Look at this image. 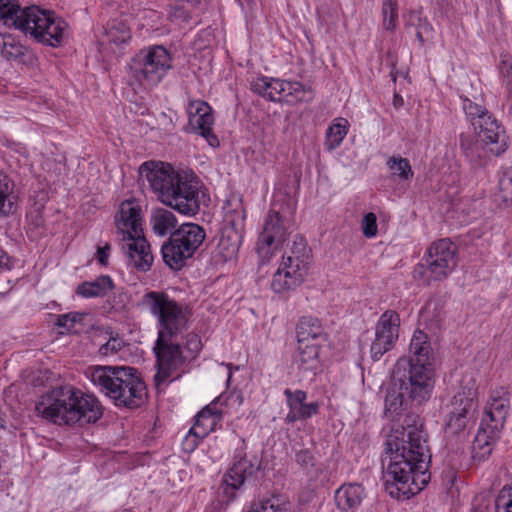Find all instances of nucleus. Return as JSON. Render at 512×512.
I'll list each match as a JSON object with an SVG mask.
<instances>
[{"instance_id":"obj_26","label":"nucleus","mask_w":512,"mask_h":512,"mask_svg":"<svg viewBox=\"0 0 512 512\" xmlns=\"http://www.w3.org/2000/svg\"><path fill=\"white\" fill-rule=\"evenodd\" d=\"M221 399V396L217 397L199 411L195 417V423L192 427H196L199 433L204 437L214 431L217 425L222 421L224 412L221 408H218V404H221Z\"/></svg>"},{"instance_id":"obj_23","label":"nucleus","mask_w":512,"mask_h":512,"mask_svg":"<svg viewBox=\"0 0 512 512\" xmlns=\"http://www.w3.org/2000/svg\"><path fill=\"white\" fill-rule=\"evenodd\" d=\"M126 241L123 249L126 251L130 263L139 271H148L153 263V255L145 235L128 238Z\"/></svg>"},{"instance_id":"obj_53","label":"nucleus","mask_w":512,"mask_h":512,"mask_svg":"<svg viewBox=\"0 0 512 512\" xmlns=\"http://www.w3.org/2000/svg\"><path fill=\"white\" fill-rule=\"evenodd\" d=\"M362 233L367 238H372L377 235V217L373 212L364 215L361 222Z\"/></svg>"},{"instance_id":"obj_59","label":"nucleus","mask_w":512,"mask_h":512,"mask_svg":"<svg viewBox=\"0 0 512 512\" xmlns=\"http://www.w3.org/2000/svg\"><path fill=\"white\" fill-rule=\"evenodd\" d=\"M393 104L395 107L403 105V98L398 94H394Z\"/></svg>"},{"instance_id":"obj_54","label":"nucleus","mask_w":512,"mask_h":512,"mask_svg":"<svg viewBox=\"0 0 512 512\" xmlns=\"http://www.w3.org/2000/svg\"><path fill=\"white\" fill-rule=\"evenodd\" d=\"M295 461L304 470H308L315 466L314 453L308 449H301L295 454Z\"/></svg>"},{"instance_id":"obj_4","label":"nucleus","mask_w":512,"mask_h":512,"mask_svg":"<svg viewBox=\"0 0 512 512\" xmlns=\"http://www.w3.org/2000/svg\"><path fill=\"white\" fill-rule=\"evenodd\" d=\"M91 380L117 407L136 409L146 402L147 387L134 367L96 366Z\"/></svg>"},{"instance_id":"obj_2","label":"nucleus","mask_w":512,"mask_h":512,"mask_svg":"<svg viewBox=\"0 0 512 512\" xmlns=\"http://www.w3.org/2000/svg\"><path fill=\"white\" fill-rule=\"evenodd\" d=\"M139 172L153 193L166 206L186 216L200 211L202 183L194 172L178 171L164 162H144Z\"/></svg>"},{"instance_id":"obj_57","label":"nucleus","mask_w":512,"mask_h":512,"mask_svg":"<svg viewBox=\"0 0 512 512\" xmlns=\"http://www.w3.org/2000/svg\"><path fill=\"white\" fill-rule=\"evenodd\" d=\"M387 58H389L391 60L390 77L393 82H396L397 76H398L396 56L391 51H388Z\"/></svg>"},{"instance_id":"obj_47","label":"nucleus","mask_w":512,"mask_h":512,"mask_svg":"<svg viewBox=\"0 0 512 512\" xmlns=\"http://www.w3.org/2000/svg\"><path fill=\"white\" fill-rule=\"evenodd\" d=\"M284 255H291L292 257L299 256L300 258L312 259V250L308 246L304 237L295 235L292 246Z\"/></svg>"},{"instance_id":"obj_28","label":"nucleus","mask_w":512,"mask_h":512,"mask_svg":"<svg viewBox=\"0 0 512 512\" xmlns=\"http://www.w3.org/2000/svg\"><path fill=\"white\" fill-rule=\"evenodd\" d=\"M272 87L276 92L283 91L285 102L290 105L308 103L314 99V91L311 86L303 85L298 81L276 82Z\"/></svg>"},{"instance_id":"obj_9","label":"nucleus","mask_w":512,"mask_h":512,"mask_svg":"<svg viewBox=\"0 0 512 512\" xmlns=\"http://www.w3.org/2000/svg\"><path fill=\"white\" fill-rule=\"evenodd\" d=\"M23 27L17 29L25 35H30L38 43L51 47L62 44L64 34L68 28L67 22L53 11L42 10L37 6L26 7L23 11Z\"/></svg>"},{"instance_id":"obj_38","label":"nucleus","mask_w":512,"mask_h":512,"mask_svg":"<svg viewBox=\"0 0 512 512\" xmlns=\"http://www.w3.org/2000/svg\"><path fill=\"white\" fill-rule=\"evenodd\" d=\"M506 418L507 417H504L502 415L501 418H498V416H496V413L484 409L478 430L491 435V437L499 438L500 432L503 429L504 424L506 422Z\"/></svg>"},{"instance_id":"obj_8","label":"nucleus","mask_w":512,"mask_h":512,"mask_svg":"<svg viewBox=\"0 0 512 512\" xmlns=\"http://www.w3.org/2000/svg\"><path fill=\"white\" fill-rule=\"evenodd\" d=\"M205 238L206 232L202 226L192 222L181 224L171 232L168 240L161 247L164 263L172 270H181Z\"/></svg>"},{"instance_id":"obj_39","label":"nucleus","mask_w":512,"mask_h":512,"mask_svg":"<svg viewBox=\"0 0 512 512\" xmlns=\"http://www.w3.org/2000/svg\"><path fill=\"white\" fill-rule=\"evenodd\" d=\"M461 99L463 111L473 127L485 120L486 116L490 114L482 104L472 101L468 97L461 96Z\"/></svg>"},{"instance_id":"obj_15","label":"nucleus","mask_w":512,"mask_h":512,"mask_svg":"<svg viewBox=\"0 0 512 512\" xmlns=\"http://www.w3.org/2000/svg\"><path fill=\"white\" fill-rule=\"evenodd\" d=\"M312 259L283 255L278 270L273 275L271 289L275 293L293 291L304 282Z\"/></svg>"},{"instance_id":"obj_40","label":"nucleus","mask_w":512,"mask_h":512,"mask_svg":"<svg viewBox=\"0 0 512 512\" xmlns=\"http://www.w3.org/2000/svg\"><path fill=\"white\" fill-rule=\"evenodd\" d=\"M420 315L430 326H438L444 318V306L439 300H429Z\"/></svg>"},{"instance_id":"obj_27","label":"nucleus","mask_w":512,"mask_h":512,"mask_svg":"<svg viewBox=\"0 0 512 512\" xmlns=\"http://www.w3.org/2000/svg\"><path fill=\"white\" fill-rule=\"evenodd\" d=\"M298 344V351L294 360L297 369L302 373H309L315 376L321 371L319 349L322 345Z\"/></svg>"},{"instance_id":"obj_31","label":"nucleus","mask_w":512,"mask_h":512,"mask_svg":"<svg viewBox=\"0 0 512 512\" xmlns=\"http://www.w3.org/2000/svg\"><path fill=\"white\" fill-rule=\"evenodd\" d=\"M104 38L108 44L120 46L131 40V29L126 21L122 19H112L104 28Z\"/></svg>"},{"instance_id":"obj_7","label":"nucleus","mask_w":512,"mask_h":512,"mask_svg":"<svg viewBox=\"0 0 512 512\" xmlns=\"http://www.w3.org/2000/svg\"><path fill=\"white\" fill-rule=\"evenodd\" d=\"M457 266V247L448 238L434 241L426 250L422 262L412 272L424 286L446 279Z\"/></svg>"},{"instance_id":"obj_30","label":"nucleus","mask_w":512,"mask_h":512,"mask_svg":"<svg viewBox=\"0 0 512 512\" xmlns=\"http://www.w3.org/2000/svg\"><path fill=\"white\" fill-rule=\"evenodd\" d=\"M407 28H414L416 38L421 46L433 39L434 29L420 10L410 11L406 21Z\"/></svg>"},{"instance_id":"obj_49","label":"nucleus","mask_w":512,"mask_h":512,"mask_svg":"<svg viewBox=\"0 0 512 512\" xmlns=\"http://www.w3.org/2000/svg\"><path fill=\"white\" fill-rule=\"evenodd\" d=\"M495 512H512V485L504 486L495 499Z\"/></svg>"},{"instance_id":"obj_20","label":"nucleus","mask_w":512,"mask_h":512,"mask_svg":"<svg viewBox=\"0 0 512 512\" xmlns=\"http://www.w3.org/2000/svg\"><path fill=\"white\" fill-rule=\"evenodd\" d=\"M284 396L289 408V412L284 419L287 424H293L296 421H305L319 412V402L313 401L306 403L307 393L303 390L292 391L287 388L284 390Z\"/></svg>"},{"instance_id":"obj_42","label":"nucleus","mask_w":512,"mask_h":512,"mask_svg":"<svg viewBox=\"0 0 512 512\" xmlns=\"http://www.w3.org/2000/svg\"><path fill=\"white\" fill-rule=\"evenodd\" d=\"M189 0H172L167 5V14L171 21L188 22L191 19Z\"/></svg>"},{"instance_id":"obj_50","label":"nucleus","mask_w":512,"mask_h":512,"mask_svg":"<svg viewBox=\"0 0 512 512\" xmlns=\"http://www.w3.org/2000/svg\"><path fill=\"white\" fill-rule=\"evenodd\" d=\"M498 198L506 207L512 208V178L506 172L499 181Z\"/></svg>"},{"instance_id":"obj_11","label":"nucleus","mask_w":512,"mask_h":512,"mask_svg":"<svg viewBox=\"0 0 512 512\" xmlns=\"http://www.w3.org/2000/svg\"><path fill=\"white\" fill-rule=\"evenodd\" d=\"M447 408L446 433L456 435L463 432L470 421L474 420L478 408V392L473 380L460 387Z\"/></svg>"},{"instance_id":"obj_61","label":"nucleus","mask_w":512,"mask_h":512,"mask_svg":"<svg viewBox=\"0 0 512 512\" xmlns=\"http://www.w3.org/2000/svg\"><path fill=\"white\" fill-rule=\"evenodd\" d=\"M474 512H482V511L475 510Z\"/></svg>"},{"instance_id":"obj_25","label":"nucleus","mask_w":512,"mask_h":512,"mask_svg":"<svg viewBox=\"0 0 512 512\" xmlns=\"http://www.w3.org/2000/svg\"><path fill=\"white\" fill-rule=\"evenodd\" d=\"M365 497V488L359 483H344L334 493L337 508L342 512L354 511Z\"/></svg>"},{"instance_id":"obj_36","label":"nucleus","mask_w":512,"mask_h":512,"mask_svg":"<svg viewBox=\"0 0 512 512\" xmlns=\"http://www.w3.org/2000/svg\"><path fill=\"white\" fill-rule=\"evenodd\" d=\"M498 438L478 430L472 443V458L474 461H484L492 453L493 445Z\"/></svg>"},{"instance_id":"obj_10","label":"nucleus","mask_w":512,"mask_h":512,"mask_svg":"<svg viewBox=\"0 0 512 512\" xmlns=\"http://www.w3.org/2000/svg\"><path fill=\"white\" fill-rule=\"evenodd\" d=\"M170 53L163 46L141 49L129 62V74L141 86L157 85L172 67Z\"/></svg>"},{"instance_id":"obj_32","label":"nucleus","mask_w":512,"mask_h":512,"mask_svg":"<svg viewBox=\"0 0 512 512\" xmlns=\"http://www.w3.org/2000/svg\"><path fill=\"white\" fill-rule=\"evenodd\" d=\"M23 11L18 0H0V21L7 27H23Z\"/></svg>"},{"instance_id":"obj_60","label":"nucleus","mask_w":512,"mask_h":512,"mask_svg":"<svg viewBox=\"0 0 512 512\" xmlns=\"http://www.w3.org/2000/svg\"><path fill=\"white\" fill-rule=\"evenodd\" d=\"M506 173L512 178V166L506 171Z\"/></svg>"},{"instance_id":"obj_35","label":"nucleus","mask_w":512,"mask_h":512,"mask_svg":"<svg viewBox=\"0 0 512 512\" xmlns=\"http://www.w3.org/2000/svg\"><path fill=\"white\" fill-rule=\"evenodd\" d=\"M386 166L391 175L401 182L411 181L414 177L409 160L401 155L390 156L386 161Z\"/></svg>"},{"instance_id":"obj_5","label":"nucleus","mask_w":512,"mask_h":512,"mask_svg":"<svg viewBox=\"0 0 512 512\" xmlns=\"http://www.w3.org/2000/svg\"><path fill=\"white\" fill-rule=\"evenodd\" d=\"M139 305L157 321V338L177 339L190 326L191 307L170 297L165 291L146 292Z\"/></svg>"},{"instance_id":"obj_16","label":"nucleus","mask_w":512,"mask_h":512,"mask_svg":"<svg viewBox=\"0 0 512 512\" xmlns=\"http://www.w3.org/2000/svg\"><path fill=\"white\" fill-rule=\"evenodd\" d=\"M287 229L283 216L274 208H270L264 220L263 229L257 240L256 250L262 261H269L275 250L286 240Z\"/></svg>"},{"instance_id":"obj_1","label":"nucleus","mask_w":512,"mask_h":512,"mask_svg":"<svg viewBox=\"0 0 512 512\" xmlns=\"http://www.w3.org/2000/svg\"><path fill=\"white\" fill-rule=\"evenodd\" d=\"M424 427L418 414L408 413L403 421L406 439L396 437L387 441L390 463L383 473V486L392 498L410 499L430 482L431 455Z\"/></svg>"},{"instance_id":"obj_13","label":"nucleus","mask_w":512,"mask_h":512,"mask_svg":"<svg viewBox=\"0 0 512 512\" xmlns=\"http://www.w3.org/2000/svg\"><path fill=\"white\" fill-rule=\"evenodd\" d=\"M409 357L399 358L394 366L397 369L404 362L406 372H420L422 381L434 385L433 350L428 336L421 330H416L409 346Z\"/></svg>"},{"instance_id":"obj_58","label":"nucleus","mask_w":512,"mask_h":512,"mask_svg":"<svg viewBox=\"0 0 512 512\" xmlns=\"http://www.w3.org/2000/svg\"><path fill=\"white\" fill-rule=\"evenodd\" d=\"M9 269V256L4 250L0 249V273Z\"/></svg>"},{"instance_id":"obj_21","label":"nucleus","mask_w":512,"mask_h":512,"mask_svg":"<svg viewBox=\"0 0 512 512\" xmlns=\"http://www.w3.org/2000/svg\"><path fill=\"white\" fill-rule=\"evenodd\" d=\"M474 130L480 139L491 146L494 156H499L508 148L505 130L493 114L490 113L485 120L474 126Z\"/></svg>"},{"instance_id":"obj_51","label":"nucleus","mask_w":512,"mask_h":512,"mask_svg":"<svg viewBox=\"0 0 512 512\" xmlns=\"http://www.w3.org/2000/svg\"><path fill=\"white\" fill-rule=\"evenodd\" d=\"M84 317L85 314L80 312L62 314L58 316L56 325L69 333L74 329L76 323L83 321Z\"/></svg>"},{"instance_id":"obj_37","label":"nucleus","mask_w":512,"mask_h":512,"mask_svg":"<svg viewBox=\"0 0 512 512\" xmlns=\"http://www.w3.org/2000/svg\"><path fill=\"white\" fill-rule=\"evenodd\" d=\"M276 82H284V80L268 77L257 78L251 83V90L269 101L277 102L280 101L279 96L283 94V91L276 92L272 88Z\"/></svg>"},{"instance_id":"obj_44","label":"nucleus","mask_w":512,"mask_h":512,"mask_svg":"<svg viewBox=\"0 0 512 512\" xmlns=\"http://www.w3.org/2000/svg\"><path fill=\"white\" fill-rule=\"evenodd\" d=\"M26 53L27 48L25 46H23L19 42H16L11 35L6 36V40L1 50V54L3 57H5L8 60H18L24 57Z\"/></svg>"},{"instance_id":"obj_19","label":"nucleus","mask_w":512,"mask_h":512,"mask_svg":"<svg viewBox=\"0 0 512 512\" xmlns=\"http://www.w3.org/2000/svg\"><path fill=\"white\" fill-rule=\"evenodd\" d=\"M117 232L122 240L144 234L142 208L135 199L123 201L115 214Z\"/></svg>"},{"instance_id":"obj_14","label":"nucleus","mask_w":512,"mask_h":512,"mask_svg":"<svg viewBox=\"0 0 512 512\" xmlns=\"http://www.w3.org/2000/svg\"><path fill=\"white\" fill-rule=\"evenodd\" d=\"M177 339L157 338L154 346L157 372L154 376L156 387H159L174 373L179 372L187 361L182 346Z\"/></svg>"},{"instance_id":"obj_3","label":"nucleus","mask_w":512,"mask_h":512,"mask_svg":"<svg viewBox=\"0 0 512 512\" xmlns=\"http://www.w3.org/2000/svg\"><path fill=\"white\" fill-rule=\"evenodd\" d=\"M35 411L57 425H83L96 423L103 416L104 408L94 395L72 385H61L44 394Z\"/></svg>"},{"instance_id":"obj_55","label":"nucleus","mask_w":512,"mask_h":512,"mask_svg":"<svg viewBox=\"0 0 512 512\" xmlns=\"http://www.w3.org/2000/svg\"><path fill=\"white\" fill-rule=\"evenodd\" d=\"M255 512H285V510L274 500L266 499L260 502L259 508Z\"/></svg>"},{"instance_id":"obj_52","label":"nucleus","mask_w":512,"mask_h":512,"mask_svg":"<svg viewBox=\"0 0 512 512\" xmlns=\"http://www.w3.org/2000/svg\"><path fill=\"white\" fill-rule=\"evenodd\" d=\"M203 438L205 437L199 433L196 427H191L182 441V450L185 453H192Z\"/></svg>"},{"instance_id":"obj_34","label":"nucleus","mask_w":512,"mask_h":512,"mask_svg":"<svg viewBox=\"0 0 512 512\" xmlns=\"http://www.w3.org/2000/svg\"><path fill=\"white\" fill-rule=\"evenodd\" d=\"M151 225L155 234L165 236L171 234L177 225V218L174 213L167 209H158L151 216Z\"/></svg>"},{"instance_id":"obj_45","label":"nucleus","mask_w":512,"mask_h":512,"mask_svg":"<svg viewBox=\"0 0 512 512\" xmlns=\"http://www.w3.org/2000/svg\"><path fill=\"white\" fill-rule=\"evenodd\" d=\"M12 192L9 177L0 171V215L7 216L12 212V203L8 202V197Z\"/></svg>"},{"instance_id":"obj_29","label":"nucleus","mask_w":512,"mask_h":512,"mask_svg":"<svg viewBox=\"0 0 512 512\" xmlns=\"http://www.w3.org/2000/svg\"><path fill=\"white\" fill-rule=\"evenodd\" d=\"M115 288L112 278L101 275L94 281H85L77 287V294L84 298L104 297Z\"/></svg>"},{"instance_id":"obj_22","label":"nucleus","mask_w":512,"mask_h":512,"mask_svg":"<svg viewBox=\"0 0 512 512\" xmlns=\"http://www.w3.org/2000/svg\"><path fill=\"white\" fill-rule=\"evenodd\" d=\"M459 146L462 154L474 168L486 166L490 156L493 155L491 146L472 134L461 133Z\"/></svg>"},{"instance_id":"obj_24","label":"nucleus","mask_w":512,"mask_h":512,"mask_svg":"<svg viewBox=\"0 0 512 512\" xmlns=\"http://www.w3.org/2000/svg\"><path fill=\"white\" fill-rule=\"evenodd\" d=\"M298 343L323 345L328 338L320 320L312 316L301 317L296 325Z\"/></svg>"},{"instance_id":"obj_46","label":"nucleus","mask_w":512,"mask_h":512,"mask_svg":"<svg viewBox=\"0 0 512 512\" xmlns=\"http://www.w3.org/2000/svg\"><path fill=\"white\" fill-rule=\"evenodd\" d=\"M110 338L109 340L100 346L99 354L101 356H111L119 352L122 348L125 347V341L119 336L118 333L114 335V332L111 328H108Z\"/></svg>"},{"instance_id":"obj_56","label":"nucleus","mask_w":512,"mask_h":512,"mask_svg":"<svg viewBox=\"0 0 512 512\" xmlns=\"http://www.w3.org/2000/svg\"><path fill=\"white\" fill-rule=\"evenodd\" d=\"M110 248H111L110 244L106 243L105 246L98 247V249H97V260L103 266H107V264H108Z\"/></svg>"},{"instance_id":"obj_18","label":"nucleus","mask_w":512,"mask_h":512,"mask_svg":"<svg viewBox=\"0 0 512 512\" xmlns=\"http://www.w3.org/2000/svg\"><path fill=\"white\" fill-rule=\"evenodd\" d=\"M188 125L190 131L202 136L210 146L219 145L217 136L213 133L214 116L211 106L202 100L190 101L188 104Z\"/></svg>"},{"instance_id":"obj_48","label":"nucleus","mask_w":512,"mask_h":512,"mask_svg":"<svg viewBox=\"0 0 512 512\" xmlns=\"http://www.w3.org/2000/svg\"><path fill=\"white\" fill-rule=\"evenodd\" d=\"M184 349L187 360H194L202 349V341L200 336L195 332L187 333L185 336Z\"/></svg>"},{"instance_id":"obj_43","label":"nucleus","mask_w":512,"mask_h":512,"mask_svg":"<svg viewBox=\"0 0 512 512\" xmlns=\"http://www.w3.org/2000/svg\"><path fill=\"white\" fill-rule=\"evenodd\" d=\"M347 132L346 125L340 123L331 125L326 132L325 146L327 150L332 151L339 147Z\"/></svg>"},{"instance_id":"obj_41","label":"nucleus","mask_w":512,"mask_h":512,"mask_svg":"<svg viewBox=\"0 0 512 512\" xmlns=\"http://www.w3.org/2000/svg\"><path fill=\"white\" fill-rule=\"evenodd\" d=\"M383 28L393 32L397 27L398 3L397 0H383L382 2Z\"/></svg>"},{"instance_id":"obj_6","label":"nucleus","mask_w":512,"mask_h":512,"mask_svg":"<svg viewBox=\"0 0 512 512\" xmlns=\"http://www.w3.org/2000/svg\"><path fill=\"white\" fill-rule=\"evenodd\" d=\"M404 362L393 369L398 388H391L385 396V414L389 417L399 415L412 406H420L431 397L433 384L422 381L420 372H406Z\"/></svg>"},{"instance_id":"obj_17","label":"nucleus","mask_w":512,"mask_h":512,"mask_svg":"<svg viewBox=\"0 0 512 512\" xmlns=\"http://www.w3.org/2000/svg\"><path fill=\"white\" fill-rule=\"evenodd\" d=\"M400 315L395 310H386L375 325V338L370 346V356L373 361L392 350L399 338Z\"/></svg>"},{"instance_id":"obj_33","label":"nucleus","mask_w":512,"mask_h":512,"mask_svg":"<svg viewBox=\"0 0 512 512\" xmlns=\"http://www.w3.org/2000/svg\"><path fill=\"white\" fill-rule=\"evenodd\" d=\"M485 410L496 413L498 418L501 415L507 417L510 409V393L505 387H498L491 391Z\"/></svg>"},{"instance_id":"obj_12","label":"nucleus","mask_w":512,"mask_h":512,"mask_svg":"<svg viewBox=\"0 0 512 512\" xmlns=\"http://www.w3.org/2000/svg\"><path fill=\"white\" fill-rule=\"evenodd\" d=\"M262 460L257 455L248 457L246 443L236 449L233 456L232 466L227 470L222 479L223 494L227 502L235 498V491L241 488L245 480L254 476L261 469Z\"/></svg>"}]
</instances>
